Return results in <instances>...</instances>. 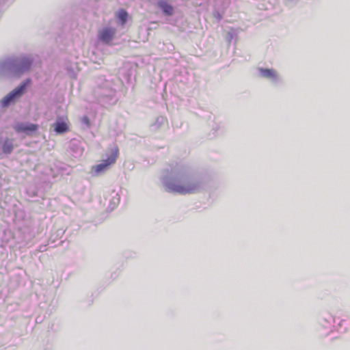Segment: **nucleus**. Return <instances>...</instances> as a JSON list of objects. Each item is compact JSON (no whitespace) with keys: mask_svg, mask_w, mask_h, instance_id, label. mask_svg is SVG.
<instances>
[{"mask_svg":"<svg viewBox=\"0 0 350 350\" xmlns=\"http://www.w3.org/2000/svg\"><path fill=\"white\" fill-rule=\"evenodd\" d=\"M161 180L166 191L180 195L198 193L205 187L204 177L184 161L171 165Z\"/></svg>","mask_w":350,"mask_h":350,"instance_id":"obj_1","label":"nucleus"},{"mask_svg":"<svg viewBox=\"0 0 350 350\" xmlns=\"http://www.w3.org/2000/svg\"><path fill=\"white\" fill-rule=\"evenodd\" d=\"M33 63L30 55L13 56L0 60V77L18 78L28 72Z\"/></svg>","mask_w":350,"mask_h":350,"instance_id":"obj_2","label":"nucleus"},{"mask_svg":"<svg viewBox=\"0 0 350 350\" xmlns=\"http://www.w3.org/2000/svg\"><path fill=\"white\" fill-rule=\"evenodd\" d=\"M93 96L103 106L115 104L118 98L113 81L104 77H99L96 81V86L93 90Z\"/></svg>","mask_w":350,"mask_h":350,"instance_id":"obj_3","label":"nucleus"},{"mask_svg":"<svg viewBox=\"0 0 350 350\" xmlns=\"http://www.w3.org/2000/svg\"><path fill=\"white\" fill-rule=\"evenodd\" d=\"M345 321L340 319L336 325L335 317L329 312H324L319 315L318 319V332L321 336H327L334 331L339 332H345L347 329L342 327V324Z\"/></svg>","mask_w":350,"mask_h":350,"instance_id":"obj_4","label":"nucleus"},{"mask_svg":"<svg viewBox=\"0 0 350 350\" xmlns=\"http://www.w3.org/2000/svg\"><path fill=\"white\" fill-rule=\"evenodd\" d=\"M118 148L114 146L106 154L107 158L103 159L100 163L92 167V174L93 176H99L107 172L111 165L113 164L118 155Z\"/></svg>","mask_w":350,"mask_h":350,"instance_id":"obj_5","label":"nucleus"},{"mask_svg":"<svg viewBox=\"0 0 350 350\" xmlns=\"http://www.w3.org/2000/svg\"><path fill=\"white\" fill-rule=\"evenodd\" d=\"M29 82L27 79L22 82L18 87L14 88L9 94H8L1 101V105L3 107L9 106L11 103L15 102L25 92V90Z\"/></svg>","mask_w":350,"mask_h":350,"instance_id":"obj_6","label":"nucleus"},{"mask_svg":"<svg viewBox=\"0 0 350 350\" xmlns=\"http://www.w3.org/2000/svg\"><path fill=\"white\" fill-rule=\"evenodd\" d=\"M257 71L260 77L268 79L273 84H278L282 81L278 72L273 68H258Z\"/></svg>","mask_w":350,"mask_h":350,"instance_id":"obj_7","label":"nucleus"},{"mask_svg":"<svg viewBox=\"0 0 350 350\" xmlns=\"http://www.w3.org/2000/svg\"><path fill=\"white\" fill-rule=\"evenodd\" d=\"M116 29L107 27L100 30L98 33V39L104 44H109L114 38Z\"/></svg>","mask_w":350,"mask_h":350,"instance_id":"obj_8","label":"nucleus"},{"mask_svg":"<svg viewBox=\"0 0 350 350\" xmlns=\"http://www.w3.org/2000/svg\"><path fill=\"white\" fill-rule=\"evenodd\" d=\"M38 129V126L37 124L28 122L18 123L14 126V129L17 133H25L27 135L36 131Z\"/></svg>","mask_w":350,"mask_h":350,"instance_id":"obj_9","label":"nucleus"},{"mask_svg":"<svg viewBox=\"0 0 350 350\" xmlns=\"http://www.w3.org/2000/svg\"><path fill=\"white\" fill-rule=\"evenodd\" d=\"M105 200L108 203L107 209L111 211L119 204L120 196L116 191L113 190L106 196Z\"/></svg>","mask_w":350,"mask_h":350,"instance_id":"obj_10","label":"nucleus"},{"mask_svg":"<svg viewBox=\"0 0 350 350\" xmlns=\"http://www.w3.org/2000/svg\"><path fill=\"white\" fill-rule=\"evenodd\" d=\"M44 183H51L52 179L58 177L59 175H62V169L57 168V167L46 168L44 170Z\"/></svg>","mask_w":350,"mask_h":350,"instance_id":"obj_11","label":"nucleus"},{"mask_svg":"<svg viewBox=\"0 0 350 350\" xmlns=\"http://www.w3.org/2000/svg\"><path fill=\"white\" fill-rule=\"evenodd\" d=\"M67 119L64 118L57 117L53 124L54 131L57 134H63L68 131V125Z\"/></svg>","mask_w":350,"mask_h":350,"instance_id":"obj_12","label":"nucleus"},{"mask_svg":"<svg viewBox=\"0 0 350 350\" xmlns=\"http://www.w3.org/2000/svg\"><path fill=\"white\" fill-rule=\"evenodd\" d=\"M157 5L165 16H170L173 15L174 7L168 3L167 0H158Z\"/></svg>","mask_w":350,"mask_h":350,"instance_id":"obj_13","label":"nucleus"},{"mask_svg":"<svg viewBox=\"0 0 350 350\" xmlns=\"http://www.w3.org/2000/svg\"><path fill=\"white\" fill-rule=\"evenodd\" d=\"M14 149L13 139L6 138L3 140L1 146V152L3 154H10Z\"/></svg>","mask_w":350,"mask_h":350,"instance_id":"obj_14","label":"nucleus"},{"mask_svg":"<svg viewBox=\"0 0 350 350\" xmlns=\"http://www.w3.org/2000/svg\"><path fill=\"white\" fill-rule=\"evenodd\" d=\"M129 14L124 10H120L118 14V19L121 25H124L128 20Z\"/></svg>","mask_w":350,"mask_h":350,"instance_id":"obj_15","label":"nucleus"},{"mask_svg":"<svg viewBox=\"0 0 350 350\" xmlns=\"http://www.w3.org/2000/svg\"><path fill=\"white\" fill-rule=\"evenodd\" d=\"M26 193L29 198H33L38 196V190L34 186L28 187Z\"/></svg>","mask_w":350,"mask_h":350,"instance_id":"obj_16","label":"nucleus"},{"mask_svg":"<svg viewBox=\"0 0 350 350\" xmlns=\"http://www.w3.org/2000/svg\"><path fill=\"white\" fill-rule=\"evenodd\" d=\"M237 36V32L236 29H231L228 33L226 36V40L228 42H231L232 40L236 38Z\"/></svg>","mask_w":350,"mask_h":350,"instance_id":"obj_17","label":"nucleus"},{"mask_svg":"<svg viewBox=\"0 0 350 350\" xmlns=\"http://www.w3.org/2000/svg\"><path fill=\"white\" fill-rule=\"evenodd\" d=\"M81 123L85 125L87 127H90V126L89 118L87 116H83L81 118Z\"/></svg>","mask_w":350,"mask_h":350,"instance_id":"obj_18","label":"nucleus"},{"mask_svg":"<svg viewBox=\"0 0 350 350\" xmlns=\"http://www.w3.org/2000/svg\"><path fill=\"white\" fill-rule=\"evenodd\" d=\"M46 250V245H42L40 246L38 252H43Z\"/></svg>","mask_w":350,"mask_h":350,"instance_id":"obj_19","label":"nucleus"},{"mask_svg":"<svg viewBox=\"0 0 350 350\" xmlns=\"http://www.w3.org/2000/svg\"><path fill=\"white\" fill-rule=\"evenodd\" d=\"M214 15L218 20H220L221 18V16L219 12H215Z\"/></svg>","mask_w":350,"mask_h":350,"instance_id":"obj_20","label":"nucleus"},{"mask_svg":"<svg viewBox=\"0 0 350 350\" xmlns=\"http://www.w3.org/2000/svg\"><path fill=\"white\" fill-rule=\"evenodd\" d=\"M221 126H220V125L217 124V125L215 126V127H213V130H215V131H216L217 130H218V129H221Z\"/></svg>","mask_w":350,"mask_h":350,"instance_id":"obj_21","label":"nucleus"},{"mask_svg":"<svg viewBox=\"0 0 350 350\" xmlns=\"http://www.w3.org/2000/svg\"><path fill=\"white\" fill-rule=\"evenodd\" d=\"M294 1H295V0H286V1L287 3H292V2H293Z\"/></svg>","mask_w":350,"mask_h":350,"instance_id":"obj_22","label":"nucleus"}]
</instances>
